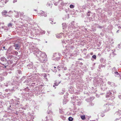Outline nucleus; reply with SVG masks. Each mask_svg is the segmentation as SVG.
<instances>
[{"mask_svg":"<svg viewBox=\"0 0 121 121\" xmlns=\"http://www.w3.org/2000/svg\"><path fill=\"white\" fill-rule=\"evenodd\" d=\"M18 17V16H17V17Z\"/></svg>","mask_w":121,"mask_h":121,"instance_id":"obj_21","label":"nucleus"},{"mask_svg":"<svg viewBox=\"0 0 121 121\" xmlns=\"http://www.w3.org/2000/svg\"><path fill=\"white\" fill-rule=\"evenodd\" d=\"M68 119L69 121H72L73 120V118L71 117H69V118Z\"/></svg>","mask_w":121,"mask_h":121,"instance_id":"obj_5","label":"nucleus"},{"mask_svg":"<svg viewBox=\"0 0 121 121\" xmlns=\"http://www.w3.org/2000/svg\"><path fill=\"white\" fill-rule=\"evenodd\" d=\"M14 47L16 48H15L16 49H19V44H17L14 45Z\"/></svg>","mask_w":121,"mask_h":121,"instance_id":"obj_1","label":"nucleus"},{"mask_svg":"<svg viewBox=\"0 0 121 121\" xmlns=\"http://www.w3.org/2000/svg\"><path fill=\"white\" fill-rule=\"evenodd\" d=\"M119 30H118L117 31V32H118Z\"/></svg>","mask_w":121,"mask_h":121,"instance_id":"obj_18","label":"nucleus"},{"mask_svg":"<svg viewBox=\"0 0 121 121\" xmlns=\"http://www.w3.org/2000/svg\"><path fill=\"white\" fill-rule=\"evenodd\" d=\"M12 26V24H11V23H10L8 25V26L9 27H11Z\"/></svg>","mask_w":121,"mask_h":121,"instance_id":"obj_7","label":"nucleus"},{"mask_svg":"<svg viewBox=\"0 0 121 121\" xmlns=\"http://www.w3.org/2000/svg\"><path fill=\"white\" fill-rule=\"evenodd\" d=\"M69 7L73 9L74 8V6L72 4H71L70 5Z\"/></svg>","mask_w":121,"mask_h":121,"instance_id":"obj_6","label":"nucleus"},{"mask_svg":"<svg viewBox=\"0 0 121 121\" xmlns=\"http://www.w3.org/2000/svg\"><path fill=\"white\" fill-rule=\"evenodd\" d=\"M59 84V83H57L56 82L54 83V85H53V87L57 86Z\"/></svg>","mask_w":121,"mask_h":121,"instance_id":"obj_4","label":"nucleus"},{"mask_svg":"<svg viewBox=\"0 0 121 121\" xmlns=\"http://www.w3.org/2000/svg\"><path fill=\"white\" fill-rule=\"evenodd\" d=\"M54 68H56V67H54Z\"/></svg>","mask_w":121,"mask_h":121,"instance_id":"obj_19","label":"nucleus"},{"mask_svg":"<svg viewBox=\"0 0 121 121\" xmlns=\"http://www.w3.org/2000/svg\"><path fill=\"white\" fill-rule=\"evenodd\" d=\"M96 56L95 55H93L92 56V57L93 58L96 59Z\"/></svg>","mask_w":121,"mask_h":121,"instance_id":"obj_8","label":"nucleus"},{"mask_svg":"<svg viewBox=\"0 0 121 121\" xmlns=\"http://www.w3.org/2000/svg\"><path fill=\"white\" fill-rule=\"evenodd\" d=\"M54 72H56L57 71V70L56 69H55V70H54L53 71Z\"/></svg>","mask_w":121,"mask_h":121,"instance_id":"obj_15","label":"nucleus"},{"mask_svg":"<svg viewBox=\"0 0 121 121\" xmlns=\"http://www.w3.org/2000/svg\"><path fill=\"white\" fill-rule=\"evenodd\" d=\"M93 54V53L92 52H91L90 53V55H92Z\"/></svg>","mask_w":121,"mask_h":121,"instance_id":"obj_13","label":"nucleus"},{"mask_svg":"<svg viewBox=\"0 0 121 121\" xmlns=\"http://www.w3.org/2000/svg\"><path fill=\"white\" fill-rule=\"evenodd\" d=\"M7 13V11L5 10H4L2 12V13L3 14L6 15Z\"/></svg>","mask_w":121,"mask_h":121,"instance_id":"obj_2","label":"nucleus"},{"mask_svg":"<svg viewBox=\"0 0 121 121\" xmlns=\"http://www.w3.org/2000/svg\"><path fill=\"white\" fill-rule=\"evenodd\" d=\"M100 35H103V34L102 33H101Z\"/></svg>","mask_w":121,"mask_h":121,"instance_id":"obj_17","label":"nucleus"},{"mask_svg":"<svg viewBox=\"0 0 121 121\" xmlns=\"http://www.w3.org/2000/svg\"><path fill=\"white\" fill-rule=\"evenodd\" d=\"M14 53H15L16 55H17L18 53V52H16V51H14Z\"/></svg>","mask_w":121,"mask_h":121,"instance_id":"obj_10","label":"nucleus"},{"mask_svg":"<svg viewBox=\"0 0 121 121\" xmlns=\"http://www.w3.org/2000/svg\"><path fill=\"white\" fill-rule=\"evenodd\" d=\"M115 73L117 74H118V73L117 72H115Z\"/></svg>","mask_w":121,"mask_h":121,"instance_id":"obj_11","label":"nucleus"},{"mask_svg":"<svg viewBox=\"0 0 121 121\" xmlns=\"http://www.w3.org/2000/svg\"><path fill=\"white\" fill-rule=\"evenodd\" d=\"M18 73L19 74H20L21 73V71H18Z\"/></svg>","mask_w":121,"mask_h":121,"instance_id":"obj_12","label":"nucleus"},{"mask_svg":"<svg viewBox=\"0 0 121 121\" xmlns=\"http://www.w3.org/2000/svg\"><path fill=\"white\" fill-rule=\"evenodd\" d=\"M81 117L82 120H84L85 119V115L81 116Z\"/></svg>","mask_w":121,"mask_h":121,"instance_id":"obj_3","label":"nucleus"},{"mask_svg":"<svg viewBox=\"0 0 121 121\" xmlns=\"http://www.w3.org/2000/svg\"><path fill=\"white\" fill-rule=\"evenodd\" d=\"M35 11H36V9H35Z\"/></svg>","mask_w":121,"mask_h":121,"instance_id":"obj_20","label":"nucleus"},{"mask_svg":"<svg viewBox=\"0 0 121 121\" xmlns=\"http://www.w3.org/2000/svg\"><path fill=\"white\" fill-rule=\"evenodd\" d=\"M44 16L45 17H46L47 16V13H46L44 12Z\"/></svg>","mask_w":121,"mask_h":121,"instance_id":"obj_9","label":"nucleus"},{"mask_svg":"<svg viewBox=\"0 0 121 121\" xmlns=\"http://www.w3.org/2000/svg\"><path fill=\"white\" fill-rule=\"evenodd\" d=\"M5 46H4V47H3V49H4V50H6V49H5Z\"/></svg>","mask_w":121,"mask_h":121,"instance_id":"obj_16","label":"nucleus"},{"mask_svg":"<svg viewBox=\"0 0 121 121\" xmlns=\"http://www.w3.org/2000/svg\"><path fill=\"white\" fill-rule=\"evenodd\" d=\"M2 81V78L1 77H0V82Z\"/></svg>","mask_w":121,"mask_h":121,"instance_id":"obj_14","label":"nucleus"}]
</instances>
